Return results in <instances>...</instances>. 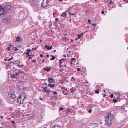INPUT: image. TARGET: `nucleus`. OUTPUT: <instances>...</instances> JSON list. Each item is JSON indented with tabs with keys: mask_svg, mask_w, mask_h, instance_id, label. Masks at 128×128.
Wrapping results in <instances>:
<instances>
[{
	"mask_svg": "<svg viewBox=\"0 0 128 128\" xmlns=\"http://www.w3.org/2000/svg\"><path fill=\"white\" fill-rule=\"evenodd\" d=\"M21 86H22L20 85V83H18L17 84L16 86L18 89L20 88Z\"/></svg>",
	"mask_w": 128,
	"mask_h": 128,
	"instance_id": "nucleus-15",
	"label": "nucleus"
},
{
	"mask_svg": "<svg viewBox=\"0 0 128 128\" xmlns=\"http://www.w3.org/2000/svg\"><path fill=\"white\" fill-rule=\"evenodd\" d=\"M44 2H42V4L41 5V6L42 7L44 8L46 7L47 6L49 5L48 4H45V3H44Z\"/></svg>",
	"mask_w": 128,
	"mask_h": 128,
	"instance_id": "nucleus-12",
	"label": "nucleus"
},
{
	"mask_svg": "<svg viewBox=\"0 0 128 128\" xmlns=\"http://www.w3.org/2000/svg\"><path fill=\"white\" fill-rule=\"evenodd\" d=\"M77 70L78 71H80V69L79 68H78L77 69Z\"/></svg>",
	"mask_w": 128,
	"mask_h": 128,
	"instance_id": "nucleus-43",
	"label": "nucleus"
},
{
	"mask_svg": "<svg viewBox=\"0 0 128 128\" xmlns=\"http://www.w3.org/2000/svg\"><path fill=\"white\" fill-rule=\"evenodd\" d=\"M44 84L45 85H46L47 84V83L46 82H44Z\"/></svg>",
	"mask_w": 128,
	"mask_h": 128,
	"instance_id": "nucleus-60",
	"label": "nucleus"
},
{
	"mask_svg": "<svg viewBox=\"0 0 128 128\" xmlns=\"http://www.w3.org/2000/svg\"><path fill=\"white\" fill-rule=\"evenodd\" d=\"M45 92H50V91L49 90H48L46 89L45 91Z\"/></svg>",
	"mask_w": 128,
	"mask_h": 128,
	"instance_id": "nucleus-29",
	"label": "nucleus"
},
{
	"mask_svg": "<svg viewBox=\"0 0 128 128\" xmlns=\"http://www.w3.org/2000/svg\"><path fill=\"white\" fill-rule=\"evenodd\" d=\"M52 58L50 59V60H54L55 59L56 57L53 55H52Z\"/></svg>",
	"mask_w": 128,
	"mask_h": 128,
	"instance_id": "nucleus-20",
	"label": "nucleus"
},
{
	"mask_svg": "<svg viewBox=\"0 0 128 128\" xmlns=\"http://www.w3.org/2000/svg\"><path fill=\"white\" fill-rule=\"evenodd\" d=\"M50 87L52 88H54L55 86L54 84H49L48 85Z\"/></svg>",
	"mask_w": 128,
	"mask_h": 128,
	"instance_id": "nucleus-14",
	"label": "nucleus"
},
{
	"mask_svg": "<svg viewBox=\"0 0 128 128\" xmlns=\"http://www.w3.org/2000/svg\"><path fill=\"white\" fill-rule=\"evenodd\" d=\"M30 54V53L28 52H26V54L27 55V56H26V58H27L28 56H31L32 54H30V55L29 54Z\"/></svg>",
	"mask_w": 128,
	"mask_h": 128,
	"instance_id": "nucleus-18",
	"label": "nucleus"
},
{
	"mask_svg": "<svg viewBox=\"0 0 128 128\" xmlns=\"http://www.w3.org/2000/svg\"><path fill=\"white\" fill-rule=\"evenodd\" d=\"M40 99L41 100H43V99L42 98H40Z\"/></svg>",
	"mask_w": 128,
	"mask_h": 128,
	"instance_id": "nucleus-63",
	"label": "nucleus"
},
{
	"mask_svg": "<svg viewBox=\"0 0 128 128\" xmlns=\"http://www.w3.org/2000/svg\"><path fill=\"white\" fill-rule=\"evenodd\" d=\"M13 58V57L12 56V58H9L8 60V61H9L11 60Z\"/></svg>",
	"mask_w": 128,
	"mask_h": 128,
	"instance_id": "nucleus-35",
	"label": "nucleus"
},
{
	"mask_svg": "<svg viewBox=\"0 0 128 128\" xmlns=\"http://www.w3.org/2000/svg\"><path fill=\"white\" fill-rule=\"evenodd\" d=\"M43 69L45 70L48 72L50 71V70L51 69V68L50 67H49V68H48V67H47L44 68Z\"/></svg>",
	"mask_w": 128,
	"mask_h": 128,
	"instance_id": "nucleus-10",
	"label": "nucleus"
},
{
	"mask_svg": "<svg viewBox=\"0 0 128 128\" xmlns=\"http://www.w3.org/2000/svg\"><path fill=\"white\" fill-rule=\"evenodd\" d=\"M114 118V115L110 112L105 117V124L108 126H110L112 124V120Z\"/></svg>",
	"mask_w": 128,
	"mask_h": 128,
	"instance_id": "nucleus-1",
	"label": "nucleus"
},
{
	"mask_svg": "<svg viewBox=\"0 0 128 128\" xmlns=\"http://www.w3.org/2000/svg\"><path fill=\"white\" fill-rule=\"evenodd\" d=\"M48 80L49 82L52 83L54 81V80L52 78L49 77L48 79Z\"/></svg>",
	"mask_w": 128,
	"mask_h": 128,
	"instance_id": "nucleus-8",
	"label": "nucleus"
},
{
	"mask_svg": "<svg viewBox=\"0 0 128 128\" xmlns=\"http://www.w3.org/2000/svg\"><path fill=\"white\" fill-rule=\"evenodd\" d=\"M22 72L19 71L18 70H14L12 73L11 74V77L12 78H15L16 79H18L19 77V74Z\"/></svg>",
	"mask_w": 128,
	"mask_h": 128,
	"instance_id": "nucleus-2",
	"label": "nucleus"
},
{
	"mask_svg": "<svg viewBox=\"0 0 128 128\" xmlns=\"http://www.w3.org/2000/svg\"><path fill=\"white\" fill-rule=\"evenodd\" d=\"M121 108L122 109L124 110L125 109V106L124 105H123L121 106Z\"/></svg>",
	"mask_w": 128,
	"mask_h": 128,
	"instance_id": "nucleus-25",
	"label": "nucleus"
},
{
	"mask_svg": "<svg viewBox=\"0 0 128 128\" xmlns=\"http://www.w3.org/2000/svg\"><path fill=\"white\" fill-rule=\"evenodd\" d=\"M75 88H71L70 90V92L72 93L74 92L75 91Z\"/></svg>",
	"mask_w": 128,
	"mask_h": 128,
	"instance_id": "nucleus-13",
	"label": "nucleus"
},
{
	"mask_svg": "<svg viewBox=\"0 0 128 128\" xmlns=\"http://www.w3.org/2000/svg\"><path fill=\"white\" fill-rule=\"evenodd\" d=\"M8 58H6V59H4V60H5V61H6V60H8Z\"/></svg>",
	"mask_w": 128,
	"mask_h": 128,
	"instance_id": "nucleus-48",
	"label": "nucleus"
},
{
	"mask_svg": "<svg viewBox=\"0 0 128 128\" xmlns=\"http://www.w3.org/2000/svg\"><path fill=\"white\" fill-rule=\"evenodd\" d=\"M53 93L54 94L56 95L57 94V92H53Z\"/></svg>",
	"mask_w": 128,
	"mask_h": 128,
	"instance_id": "nucleus-36",
	"label": "nucleus"
},
{
	"mask_svg": "<svg viewBox=\"0 0 128 128\" xmlns=\"http://www.w3.org/2000/svg\"><path fill=\"white\" fill-rule=\"evenodd\" d=\"M32 61L34 62L35 63L36 62V60H32Z\"/></svg>",
	"mask_w": 128,
	"mask_h": 128,
	"instance_id": "nucleus-34",
	"label": "nucleus"
},
{
	"mask_svg": "<svg viewBox=\"0 0 128 128\" xmlns=\"http://www.w3.org/2000/svg\"><path fill=\"white\" fill-rule=\"evenodd\" d=\"M118 100H116V99H113V101L114 102H117L118 101Z\"/></svg>",
	"mask_w": 128,
	"mask_h": 128,
	"instance_id": "nucleus-26",
	"label": "nucleus"
},
{
	"mask_svg": "<svg viewBox=\"0 0 128 128\" xmlns=\"http://www.w3.org/2000/svg\"><path fill=\"white\" fill-rule=\"evenodd\" d=\"M44 48L48 50H51L52 48V46H49L48 45H46L44 46Z\"/></svg>",
	"mask_w": 128,
	"mask_h": 128,
	"instance_id": "nucleus-9",
	"label": "nucleus"
},
{
	"mask_svg": "<svg viewBox=\"0 0 128 128\" xmlns=\"http://www.w3.org/2000/svg\"><path fill=\"white\" fill-rule=\"evenodd\" d=\"M114 96L113 94H112L110 96V97L111 98H113Z\"/></svg>",
	"mask_w": 128,
	"mask_h": 128,
	"instance_id": "nucleus-33",
	"label": "nucleus"
},
{
	"mask_svg": "<svg viewBox=\"0 0 128 128\" xmlns=\"http://www.w3.org/2000/svg\"><path fill=\"white\" fill-rule=\"evenodd\" d=\"M81 34H78V39H80L81 37Z\"/></svg>",
	"mask_w": 128,
	"mask_h": 128,
	"instance_id": "nucleus-28",
	"label": "nucleus"
},
{
	"mask_svg": "<svg viewBox=\"0 0 128 128\" xmlns=\"http://www.w3.org/2000/svg\"><path fill=\"white\" fill-rule=\"evenodd\" d=\"M75 58H73L72 59V60H71V61H74L75 60Z\"/></svg>",
	"mask_w": 128,
	"mask_h": 128,
	"instance_id": "nucleus-41",
	"label": "nucleus"
},
{
	"mask_svg": "<svg viewBox=\"0 0 128 128\" xmlns=\"http://www.w3.org/2000/svg\"><path fill=\"white\" fill-rule=\"evenodd\" d=\"M92 112V109H90L88 110V112L90 113Z\"/></svg>",
	"mask_w": 128,
	"mask_h": 128,
	"instance_id": "nucleus-45",
	"label": "nucleus"
},
{
	"mask_svg": "<svg viewBox=\"0 0 128 128\" xmlns=\"http://www.w3.org/2000/svg\"><path fill=\"white\" fill-rule=\"evenodd\" d=\"M4 8L1 6H0V16L2 15H5L6 14L4 12Z\"/></svg>",
	"mask_w": 128,
	"mask_h": 128,
	"instance_id": "nucleus-6",
	"label": "nucleus"
},
{
	"mask_svg": "<svg viewBox=\"0 0 128 128\" xmlns=\"http://www.w3.org/2000/svg\"><path fill=\"white\" fill-rule=\"evenodd\" d=\"M60 60H62V61L63 60H65V59H64V58H62L60 59Z\"/></svg>",
	"mask_w": 128,
	"mask_h": 128,
	"instance_id": "nucleus-52",
	"label": "nucleus"
},
{
	"mask_svg": "<svg viewBox=\"0 0 128 128\" xmlns=\"http://www.w3.org/2000/svg\"><path fill=\"white\" fill-rule=\"evenodd\" d=\"M30 3L32 6V7L34 8L37 9L38 8V4L36 2L35 0H30Z\"/></svg>",
	"mask_w": 128,
	"mask_h": 128,
	"instance_id": "nucleus-5",
	"label": "nucleus"
},
{
	"mask_svg": "<svg viewBox=\"0 0 128 128\" xmlns=\"http://www.w3.org/2000/svg\"><path fill=\"white\" fill-rule=\"evenodd\" d=\"M62 65H60V67H62Z\"/></svg>",
	"mask_w": 128,
	"mask_h": 128,
	"instance_id": "nucleus-62",
	"label": "nucleus"
},
{
	"mask_svg": "<svg viewBox=\"0 0 128 128\" xmlns=\"http://www.w3.org/2000/svg\"><path fill=\"white\" fill-rule=\"evenodd\" d=\"M16 95L14 93V91L13 90H11L8 93V98H15Z\"/></svg>",
	"mask_w": 128,
	"mask_h": 128,
	"instance_id": "nucleus-4",
	"label": "nucleus"
},
{
	"mask_svg": "<svg viewBox=\"0 0 128 128\" xmlns=\"http://www.w3.org/2000/svg\"><path fill=\"white\" fill-rule=\"evenodd\" d=\"M0 118H3V117L2 116H0Z\"/></svg>",
	"mask_w": 128,
	"mask_h": 128,
	"instance_id": "nucleus-64",
	"label": "nucleus"
},
{
	"mask_svg": "<svg viewBox=\"0 0 128 128\" xmlns=\"http://www.w3.org/2000/svg\"><path fill=\"white\" fill-rule=\"evenodd\" d=\"M104 99H103V98H102V101H104Z\"/></svg>",
	"mask_w": 128,
	"mask_h": 128,
	"instance_id": "nucleus-59",
	"label": "nucleus"
},
{
	"mask_svg": "<svg viewBox=\"0 0 128 128\" xmlns=\"http://www.w3.org/2000/svg\"><path fill=\"white\" fill-rule=\"evenodd\" d=\"M124 1L126 2H128V0H124Z\"/></svg>",
	"mask_w": 128,
	"mask_h": 128,
	"instance_id": "nucleus-55",
	"label": "nucleus"
},
{
	"mask_svg": "<svg viewBox=\"0 0 128 128\" xmlns=\"http://www.w3.org/2000/svg\"><path fill=\"white\" fill-rule=\"evenodd\" d=\"M94 91L97 94H98L99 93L98 90H94Z\"/></svg>",
	"mask_w": 128,
	"mask_h": 128,
	"instance_id": "nucleus-24",
	"label": "nucleus"
},
{
	"mask_svg": "<svg viewBox=\"0 0 128 128\" xmlns=\"http://www.w3.org/2000/svg\"><path fill=\"white\" fill-rule=\"evenodd\" d=\"M26 51H28V52H29L31 50L30 48L26 50Z\"/></svg>",
	"mask_w": 128,
	"mask_h": 128,
	"instance_id": "nucleus-31",
	"label": "nucleus"
},
{
	"mask_svg": "<svg viewBox=\"0 0 128 128\" xmlns=\"http://www.w3.org/2000/svg\"><path fill=\"white\" fill-rule=\"evenodd\" d=\"M30 56H30L29 57V59L30 60V59H31L32 58V57H31Z\"/></svg>",
	"mask_w": 128,
	"mask_h": 128,
	"instance_id": "nucleus-49",
	"label": "nucleus"
},
{
	"mask_svg": "<svg viewBox=\"0 0 128 128\" xmlns=\"http://www.w3.org/2000/svg\"><path fill=\"white\" fill-rule=\"evenodd\" d=\"M63 56H64V57H66V55H63Z\"/></svg>",
	"mask_w": 128,
	"mask_h": 128,
	"instance_id": "nucleus-61",
	"label": "nucleus"
},
{
	"mask_svg": "<svg viewBox=\"0 0 128 128\" xmlns=\"http://www.w3.org/2000/svg\"><path fill=\"white\" fill-rule=\"evenodd\" d=\"M43 55L42 54H40V56L41 57H43Z\"/></svg>",
	"mask_w": 128,
	"mask_h": 128,
	"instance_id": "nucleus-47",
	"label": "nucleus"
},
{
	"mask_svg": "<svg viewBox=\"0 0 128 128\" xmlns=\"http://www.w3.org/2000/svg\"><path fill=\"white\" fill-rule=\"evenodd\" d=\"M4 8L7 10H8L11 7L10 4L8 5L7 2L4 3Z\"/></svg>",
	"mask_w": 128,
	"mask_h": 128,
	"instance_id": "nucleus-7",
	"label": "nucleus"
},
{
	"mask_svg": "<svg viewBox=\"0 0 128 128\" xmlns=\"http://www.w3.org/2000/svg\"><path fill=\"white\" fill-rule=\"evenodd\" d=\"M51 0H47L46 1V3H45V4H48V2H50V1Z\"/></svg>",
	"mask_w": 128,
	"mask_h": 128,
	"instance_id": "nucleus-22",
	"label": "nucleus"
},
{
	"mask_svg": "<svg viewBox=\"0 0 128 128\" xmlns=\"http://www.w3.org/2000/svg\"><path fill=\"white\" fill-rule=\"evenodd\" d=\"M109 3L110 4H112L113 3V2H112L111 0H110V2Z\"/></svg>",
	"mask_w": 128,
	"mask_h": 128,
	"instance_id": "nucleus-44",
	"label": "nucleus"
},
{
	"mask_svg": "<svg viewBox=\"0 0 128 128\" xmlns=\"http://www.w3.org/2000/svg\"><path fill=\"white\" fill-rule=\"evenodd\" d=\"M43 89L45 91L47 89V88L46 87H44L43 88Z\"/></svg>",
	"mask_w": 128,
	"mask_h": 128,
	"instance_id": "nucleus-30",
	"label": "nucleus"
},
{
	"mask_svg": "<svg viewBox=\"0 0 128 128\" xmlns=\"http://www.w3.org/2000/svg\"><path fill=\"white\" fill-rule=\"evenodd\" d=\"M101 13L102 14H104V11L103 10L102 11V12H101Z\"/></svg>",
	"mask_w": 128,
	"mask_h": 128,
	"instance_id": "nucleus-46",
	"label": "nucleus"
},
{
	"mask_svg": "<svg viewBox=\"0 0 128 128\" xmlns=\"http://www.w3.org/2000/svg\"><path fill=\"white\" fill-rule=\"evenodd\" d=\"M55 20H56L58 21V18H55Z\"/></svg>",
	"mask_w": 128,
	"mask_h": 128,
	"instance_id": "nucleus-50",
	"label": "nucleus"
},
{
	"mask_svg": "<svg viewBox=\"0 0 128 128\" xmlns=\"http://www.w3.org/2000/svg\"><path fill=\"white\" fill-rule=\"evenodd\" d=\"M91 21V20H88V23H89L90 24H91V23L90 22Z\"/></svg>",
	"mask_w": 128,
	"mask_h": 128,
	"instance_id": "nucleus-38",
	"label": "nucleus"
},
{
	"mask_svg": "<svg viewBox=\"0 0 128 128\" xmlns=\"http://www.w3.org/2000/svg\"><path fill=\"white\" fill-rule=\"evenodd\" d=\"M63 62L62 61V60H60V63L59 64V65H60V64H61Z\"/></svg>",
	"mask_w": 128,
	"mask_h": 128,
	"instance_id": "nucleus-27",
	"label": "nucleus"
},
{
	"mask_svg": "<svg viewBox=\"0 0 128 128\" xmlns=\"http://www.w3.org/2000/svg\"><path fill=\"white\" fill-rule=\"evenodd\" d=\"M10 46L8 47L7 48V50H8V51H9L11 49V48H10V47L11 46H14V45H10Z\"/></svg>",
	"mask_w": 128,
	"mask_h": 128,
	"instance_id": "nucleus-17",
	"label": "nucleus"
},
{
	"mask_svg": "<svg viewBox=\"0 0 128 128\" xmlns=\"http://www.w3.org/2000/svg\"><path fill=\"white\" fill-rule=\"evenodd\" d=\"M14 50L15 51H17L18 50V49L17 48H15L14 49Z\"/></svg>",
	"mask_w": 128,
	"mask_h": 128,
	"instance_id": "nucleus-53",
	"label": "nucleus"
},
{
	"mask_svg": "<svg viewBox=\"0 0 128 128\" xmlns=\"http://www.w3.org/2000/svg\"><path fill=\"white\" fill-rule=\"evenodd\" d=\"M46 56L47 57H48L49 56V55L48 54H47L46 55Z\"/></svg>",
	"mask_w": 128,
	"mask_h": 128,
	"instance_id": "nucleus-57",
	"label": "nucleus"
},
{
	"mask_svg": "<svg viewBox=\"0 0 128 128\" xmlns=\"http://www.w3.org/2000/svg\"><path fill=\"white\" fill-rule=\"evenodd\" d=\"M36 48H36L35 47L34 48H32V50H36Z\"/></svg>",
	"mask_w": 128,
	"mask_h": 128,
	"instance_id": "nucleus-40",
	"label": "nucleus"
},
{
	"mask_svg": "<svg viewBox=\"0 0 128 128\" xmlns=\"http://www.w3.org/2000/svg\"><path fill=\"white\" fill-rule=\"evenodd\" d=\"M62 92L63 93V94L65 95H67L68 94V93H65V92L63 90H62Z\"/></svg>",
	"mask_w": 128,
	"mask_h": 128,
	"instance_id": "nucleus-23",
	"label": "nucleus"
},
{
	"mask_svg": "<svg viewBox=\"0 0 128 128\" xmlns=\"http://www.w3.org/2000/svg\"><path fill=\"white\" fill-rule=\"evenodd\" d=\"M64 108L63 107H61L60 108L59 110H62V109Z\"/></svg>",
	"mask_w": 128,
	"mask_h": 128,
	"instance_id": "nucleus-37",
	"label": "nucleus"
},
{
	"mask_svg": "<svg viewBox=\"0 0 128 128\" xmlns=\"http://www.w3.org/2000/svg\"><path fill=\"white\" fill-rule=\"evenodd\" d=\"M64 88L66 90L68 91V90L67 89V88H65V87H64Z\"/></svg>",
	"mask_w": 128,
	"mask_h": 128,
	"instance_id": "nucleus-39",
	"label": "nucleus"
},
{
	"mask_svg": "<svg viewBox=\"0 0 128 128\" xmlns=\"http://www.w3.org/2000/svg\"><path fill=\"white\" fill-rule=\"evenodd\" d=\"M24 66V65H23V64H22V65H21L20 66V67H22V66Z\"/></svg>",
	"mask_w": 128,
	"mask_h": 128,
	"instance_id": "nucleus-58",
	"label": "nucleus"
},
{
	"mask_svg": "<svg viewBox=\"0 0 128 128\" xmlns=\"http://www.w3.org/2000/svg\"><path fill=\"white\" fill-rule=\"evenodd\" d=\"M67 11H68L63 13L61 15V16H62L64 17H66L67 15L66 12Z\"/></svg>",
	"mask_w": 128,
	"mask_h": 128,
	"instance_id": "nucleus-11",
	"label": "nucleus"
},
{
	"mask_svg": "<svg viewBox=\"0 0 128 128\" xmlns=\"http://www.w3.org/2000/svg\"><path fill=\"white\" fill-rule=\"evenodd\" d=\"M11 123L12 124V126H15L16 125V123L14 121H12L11 122Z\"/></svg>",
	"mask_w": 128,
	"mask_h": 128,
	"instance_id": "nucleus-21",
	"label": "nucleus"
},
{
	"mask_svg": "<svg viewBox=\"0 0 128 128\" xmlns=\"http://www.w3.org/2000/svg\"><path fill=\"white\" fill-rule=\"evenodd\" d=\"M44 60L43 59L42 60V62H43L44 61Z\"/></svg>",
	"mask_w": 128,
	"mask_h": 128,
	"instance_id": "nucleus-56",
	"label": "nucleus"
},
{
	"mask_svg": "<svg viewBox=\"0 0 128 128\" xmlns=\"http://www.w3.org/2000/svg\"><path fill=\"white\" fill-rule=\"evenodd\" d=\"M106 96V94H104L103 95V97H104L105 96Z\"/></svg>",
	"mask_w": 128,
	"mask_h": 128,
	"instance_id": "nucleus-54",
	"label": "nucleus"
},
{
	"mask_svg": "<svg viewBox=\"0 0 128 128\" xmlns=\"http://www.w3.org/2000/svg\"><path fill=\"white\" fill-rule=\"evenodd\" d=\"M52 128H61V127L60 126H58L57 125H54Z\"/></svg>",
	"mask_w": 128,
	"mask_h": 128,
	"instance_id": "nucleus-19",
	"label": "nucleus"
},
{
	"mask_svg": "<svg viewBox=\"0 0 128 128\" xmlns=\"http://www.w3.org/2000/svg\"><path fill=\"white\" fill-rule=\"evenodd\" d=\"M16 41H20L22 40V38H20L19 36L18 37L16 38Z\"/></svg>",
	"mask_w": 128,
	"mask_h": 128,
	"instance_id": "nucleus-16",
	"label": "nucleus"
},
{
	"mask_svg": "<svg viewBox=\"0 0 128 128\" xmlns=\"http://www.w3.org/2000/svg\"><path fill=\"white\" fill-rule=\"evenodd\" d=\"M91 24H92L93 26H95L96 25V24H93V23H92V24L91 23Z\"/></svg>",
	"mask_w": 128,
	"mask_h": 128,
	"instance_id": "nucleus-51",
	"label": "nucleus"
},
{
	"mask_svg": "<svg viewBox=\"0 0 128 128\" xmlns=\"http://www.w3.org/2000/svg\"><path fill=\"white\" fill-rule=\"evenodd\" d=\"M69 108H68L66 110V112L67 113H68L69 112L68 111Z\"/></svg>",
	"mask_w": 128,
	"mask_h": 128,
	"instance_id": "nucleus-42",
	"label": "nucleus"
},
{
	"mask_svg": "<svg viewBox=\"0 0 128 128\" xmlns=\"http://www.w3.org/2000/svg\"><path fill=\"white\" fill-rule=\"evenodd\" d=\"M68 13H69V14H72V15H74V14L73 13H71L70 12H68Z\"/></svg>",
	"mask_w": 128,
	"mask_h": 128,
	"instance_id": "nucleus-32",
	"label": "nucleus"
},
{
	"mask_svg": "<svg viewBox=\"0 0 128 128\" xmlns=\"http://www.w3.org/2000/svg\"><path fill=\"white\" fill-rule=\"evenodd\" d=\"M26 96L24 94H22L18 98L17 100V102L18 103L22 104L24 101L26 99Z\"/></svg>",
	"mask_w": 128,
	"mask_h": 128,
	"instance_id": "nucleus-3",
	"label": "nucleus"
}]
</instances>
